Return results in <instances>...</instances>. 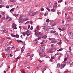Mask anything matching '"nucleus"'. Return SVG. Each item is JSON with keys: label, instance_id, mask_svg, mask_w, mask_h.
Masks as SVG:
<instances>
[{"label": "nucleus", "instance_id": "4c0bfd02", "mask_svg": "<svg viewBox=\"0 0 73 73\" xmlns=\"http://www.w3.org/2000/svg\"><path fill=\"white\" fill-rule=\"evenodd\" d=\"M46 9H47L48 11H50V9L48 8H46Z\"/></svg>", "mask_w": 73, "mask_h": 73}, {"label": "nucleus", "instance_id": "dca6fc26", "mask_svg": "<svg viewBox=\"0 0 73 73\" xmlns=\"http://www.w3.org/2000/svg\"><path fill=\"white\" fill-rule=\"evenodd\" d=\"M29 63H30V62H27L25 63H24V64H25V65H29Z\"/></svg>", "mask_w": 73, "mask_h": 73}, {"label": "nucleus", "instance_id": "4be33fe9", "mask_svg": "<svg viewBox=\"0 0 73 73\" xmlns=\"http://www.w3.org/2000/svg\"><path fill=\"white\" fill-rule=\"evenodd\" d=\"M17 27V25L15 24L14 25H13L12 28H15V27Z\"/></svg>", "mask_w": 73, "mask_h": 73}, {"label": "nucleus", "instance_id": "5fc2aeb1", "mask_svg": "<svg viewBox=\"0 0 73 73\" xmlns=\"http://www.w3.org/2000/svg\"><path fill=\"white\" fill-rule=\"evenodd\" d=\"M31 30H32L33 29V26H31L30 28Z\"/></svg>", "mask_w": 73, "mask_h": 73}, {"label": "nucleus", "instance_id": "e433bc0d", "mask_svg": "<svg viewBox=\"0 0 73 73\" xmlns=\"http://www.w3.org/2000/svg\"><path fill=\"white\" fill-rule=\"evenodd\" d=\"M51 11L52 12H54V11H55V10L54 9H51Z\"/></svg>", "mask_w": 73, "mask_h": 73}, {"label": "nucleus", "instance_id": "1a4fd4ad", "mask_svg": "<svg viewBox=\"0 0 73 73\" xmlns=\"http://www.w3.org/2000/svg\"><path fill=\"white\" fill-rule=\"evenodd\" d=\"M56 42L57 41H56V39L54 38H52V41H51V42L52 43V42Z\"/></svg>", "mask_w": 73, "mask_h": 73}, {"label": "nucleus", "instance_id": "6e6552de", "mask_svg": "<svg viewBox=\"0 0 73 73\" xmlns=\"http://www.w3.org/2000/svg\"><path fill=\"white\" fill-rule=\"evenodd\" d=\"M38 36H42L43 35H44V34L43 33H42L41 32H39L38 33Z\"/></svg>", "mask_w": 73, "mask_h": 73}, {"label": "nucleus", "instance_id": "052dcab7", "mask_svg": "<svg viewBox=\"0 0 73 73\" xmlns=\"http://www.w3.org/2000/svg\"><path fill=\"white\" fill-rule=\"evenodd\" d=\"M33 57V55H32L30 57V58H32V57Z\"/></svg>", "mask_w": 73, "mask_h": 73}, {"label": "nucleus", "instance_id": "c756f323", "mask_svg": "<svg viewBox=\"0 0 73 73\" xmlns=\"http://www.w3.org/2000/svg\"><path fill=\"white\" fill-rule=\"evenodd\" d=\"M4 6V5H0V8H2V7H3Z\"/></svg>", "mask_w": 73, "mask_h": 73}, {"label": "nucleus", "instance_id": "c85d7f7f", "mask_svg": "<svg viewBox=\"0 0 73 73\" xmlns=\"http://www.w3.org/2000/svg\"><path fill=\"white\" fill-rule=\"evenodd\" d=\"M47 36L46 35H44L42 37L43 38H46Z\"/></svg>", "mask_w": 73, "mask_h": 73}, {"label": "nucleus", "instance_id": "473e14b6", "mask_svg": "<svg viewBox=\"0 0 73 73\" xmlns=\"http://www.w3.org/2000/svg\"><path fill=\"white\" fill-rule=\"evenodd\" d=\"M24 16V15H22L20 16L19 18H21L22 19V18H23Z\"/></svg>", "mask_w": 73, "mask_h": 73}, {"label": "nucleus", "instance_id": "7c9ffc66", "mask_svg": "<svg viewBox=\"0 0 73 73\" xmlns=\"http://www.w3.org/2000/svg\"><path fill=\"white\" fill-rule=\"evenodd\" d=\"M22 34L24 36H25V35H26V33L25 32H23L22 33Z\"/></svg>", "mask_w": 73, "mask_h": 73}, {"label": "nucleus", "instance_id": "338daca9", "mask_svg": "<svg viewBox=\"0 0 73 73\" xmlns=\"http://www.w3.org/2000/svg\"><path fill=\"white\" fill-rule=\"evenodd\" d=\"M30 15H31V13H30L29 14H28V16H30Z\"/></svg>", "mask_w": 73, "mask_h": 73}, {"label": "nucleus", "instance_id": "a18cd8bd", "mask_svg": "<svg viewBox=\"0 0 73 73\" xmlns=\"http://www.w3.org/2000/svg\"><path fill=\"white\" fill-rule=\"evenodd\" d=\"M6 8H7V9L9 8V6H6Z\"/></svg>", "mask_w": 73, "mask_h": 73}, {"label": "nucleus", "instance_id": "69168bd1", "mask_svg": "<svg viewBox=\"0 0 73 73\" xmlns=\"http://www.w3.org/2000/svg\"><path fill=\"white\" fill-rule=\"evenodd\" d=\"M37 29L38 30H39V27L38 26L37 27Z\"/></svg>", "mask_w": 73, "mask_h": 73}, {"label": "nucleus", "instance_id": "6ab92c4d", "mask_svg": "<svg viewBox=\"0 0 73 73\" xmlns=\"http://www.w3.org/2000/svg\"><path fill=\"white\" fill-rule=\"evenodd\" d=\"M52 52L53 53L54 52H55V50H56V49H55L54 48L52 49Z\"/></svg>", "mask_w": 73, "mask_h": 73}, {"label": "nucleus", "instance_id": "864d4df0", "mask_svg": "<svg viewBox=\"0 0 73 73\" xmlns=\"http://www.w3.org/2000/svg\"><path fill=\"white\" fill-rule=\"evenodd\" d=\"M66 60H67V58H66L64 59V61H66Z\"/></svg>", "mask_w": 73, "mask_h": 73}, {"label": "nucleus", "instance_id": "a878e982", "mask_svg": "<svg viewBox=\"0 0 73 73\" xmlns=\"http://www.w3.org/2000/svg\"><path fill=\"white\" fill-rule=\"evenodd\" d=\"M14 10H15V8H13L10 10V12H13Z\"/></svg>", "mask_w": 73, "mask_h": 73}, {"label": "nucleus", "instance_id": "a19ab883", "mask_svg": "<svg viewBox=\"0 0 73 73\" xmlns=\"http://www.w3.org/2000/svg\"><path fill=\"white\" fill-rule=\"evenodd\" d=\"M12 20V18H10L8 20V21H11Z\"/></svg>", "mask_w": 73, "mask_h": 73}, {"label": "nucleus", "instance_id": "9d476101", "mask_svg": "<svg viewBox=\"0 0 73 73\" xmlns=\"http://www.w3.org/2000/svg\"><path fill=\"white\" fill-rule=\"evenodd\" d=\"M46 40H43L42 41V43H41V44L42 45L44 44H45V43H46Z\"/></svg>", "mask_w": 73, "mask_h": 73}, {"label": "nucleus", "instance_id": "20e7f679", "mask_svg": "<svg viewBox=\"0 0 73 73\" xmlns=\"http://www.w3.org/2000/svg\"><path fill=\"white\" fill-rule=\"evenodd\" d=\"M39 55L40 56H46V55L45 54V52L44 51H42V53H40Z\"/></svg>", "mask_w": 73, "mask_h": 73}, {"label": "nucleus", "instance_id": "f704fd0d", "mask_svg": "<svg viewBox=\"0 0 73 73\" xmlns=\"http://www.w3.org/2000/svg\"><path fill=\"white\" fill-rule=\"evenodd\" d=\"M60 66V64H57V68H59Z\"/></svg>", "mask_w": 73, "mask_h": 73}, {"label": "nucleus", "instance_id": "ddd939ff", "mask_svg": "<svg viewBox=\"0 0 73 73\" xmlns=\"http://www.w3.org/2000/svg\"><path fill=\"white\" fill-rule=\"evenodd\" d=\"M14 37H16V38H19V35L16 34L14 35Z\"/></svg>", "mask_w": 73, "mask_h": 73}, {"label": "nucleus", "instance_id": "aec40b11", "mask_svg": "<svg viewBox=\"0 0 73 73\" xmlns=\"http://www.w3.org/2000/svg\"><path fill=\"white\" fill-rule=\"evenodd\" d=\"M35 32V34H37V33L38 34V32H39L38 31H37V30H35L34 31Z\"/></svg>", "mask_w": 73, "mask_h": 73}, {"label": "nucleus", "instance_id": "412c9836", "mask_svg": "<svg viewBox=\"0 0 73 73\" xmlns=\"http://www.w3.org/2000/svg\"><path fill=\"white\" fill-rule=\"evenodd\" d=\"M50 32L51 33H53L56 32V31H54L53 30L51 31Z\"/></svg>", "mask_w": 73, "mask_h": 73}, {"label": "nucleus", "instance_id": "774afa93", "mask_svg": "<svg viewBox=\"0 0 73 73\" xmlns=\"http://www.w3.org/2000/svg\"><path fill=\"white\" fill-rule=\"evenodd\" d=\"M19 58H20V57H17V60L18 59H19Z\"/></svg>", "mask_w": 73, "mask_h": 73}, {"label": "nucleus", "instance_id": "603ef678", "mask_svg": "<svg viewBox=\"0 0 73 73\" xmlns=\"http://www.w3.org/2000/svg\"><path fill=\"white\" fill-rule=\"evenodd\" d=\"M2 32H5L6 31V30H2Z\"/></svg>", "mask_w": 73, "mask_h": 73}, {"label": "nucleus", "instance_id": "49530a36", "mask_svg": "<svg viewBox=\"0 0 73 73\" xmlns=\"http://www.w3.org/2000/svg\"><path fill=\"white\" fill-rule=\"evenodd\" d=\"M27 54L28 55V56H31V54L29 53H27Z\"/></svg>", "mask_w": 73, "mask_h": 73}, {"label": "nucleus", "instance_id": "6e6d98bb", "mask_svg": "<svg viewBox=\"0 0 73 73\" xmlns=\"http://www.w3.org/2000/svg\"><path fill=\"white\" fill-rule=\"evenodd\" d=\"M58 33H56L55 34V36H57V35H58Z\"/></svg>", "mask_w": 73, "mask_h": 73}, {"label": "nucleus", "instance_id": "2f4dec72", "mask_svg": "<svg viewBox=\"0 0 73 73\" xmlns=\"http://www.w3.org/2000/svg\"><path fill=\"white\" fill-rule=\"evenodd\" d=\"M66 28L65 27H63L62 28V31H64L65 30V29H66Z\"/></svg>", "mask_w": 73, "mask_h": 73}, {"label": "nucleus", "instance_id": "0e129e2a", "mask_svg": "<svg viewBox=\"0 0 73 73\" xmlns=\"http://www.w3.org/2000/svg\"><path fill=\"white\" fill-rule=\"evenodd\" d=\"M10 1L11 2H12L13 3L14 2V0H11Z\"/></svg>", "mask_w": 73, "mask_h": 73}, {"label": "nucleus", "instance_id": "423d86ee", "mask_svg": "<svg viewBox=\"0 0 73 73\" xmlns=\"http://www.w3.org/2000/svg\"><path fill=\"white\" fill-rule=\"evenodd\" d=\"M53 7L54 8H56L57 7V3H54V5H53Z\"/></svg>", "mask_w": 73, "mask_h": 73}, {"label": "nucleus", "instance_id": "c03bdc74", "mask_svg": "<svg viewBox=\"0 0 73 73\" xmlns=\"http://www.w3.org/2000/svg\"><path fill=\"white\" fill-rule=\"evenodd\" d=\"M6 20H8V19H9V17L8 16H6Z\"/></svg>", "mask_w": 73, "mask_h": 73}, {"label": "nucleus", "instance_id": "72a5a7b5", "mask_svg": "<svg viewBox=\"0 0 73 73\" xmlns=\"http://www.w3.org/2000/svg\"><path fill=\"white\" fill-rule=\"evenodd\" d=\"M56 23L55 22H54L52 24V26H54L56 25Z\"/></svg>", "mask_w": 73, "mask_h": 73}, {"label": "nucleus", "instance_id": "cd10ccee", "mask_svg": "<svg viewBox=\"0 0 73 73\" xmlns=\"http://www.w3.org/2000/svg\"><path fill=\"white\" fill-rule=\"evenodd\" d=\"M4 19H5V18L4 17L2 18L1 21H0V22H1V21H2Z\"/></svg>", "mask_w": 73, "mask_h": 73}, {"label": "nucleus", "instance_id": "4d7b16f0", "mask_svg": "<svg viewBox=\"0 0 73 73\" xmlns=\"http://www.w3.org/2000/svg\"><path fill=\"white\" fill-rule=\"evenodd\" d=\"M52 39H53V38H49V40H52Z\"/></svg>", "mask_w": 73, "mask_h": 73}, {"label": "nucleus", "instance_id": "f03ea898", "mask_svg": "<svg viewBox=\"0 0 73 73\" xmlns=\"http://www.w3.org/2000/svg\"><path fill=\"white\" fill-rule=\"evenodd\" d=\"M69 48V50H70L69 52L68 51L66 52V53L67 55H71V52H72V50H71V47H70Z\"/></svg>", "mask_w": 73, "mask_h": 73}, {"label": "nucleus", "instance_id": "7ed1b4c3", "mask_svg": "<svg viewBox=\"0 0 73 73\" xmlns=\"http://www.w3.org/2000/svg\"><path fill=\"white\" fill-rule=\"evenodd\" d=\"M19 23H22L24 21V19L21 18H19Z\"/></svg>", "mask_w": 73, "mask_h": 73}, {"label": "nucleus", "instance_id": "09e8293b", "mask_svg": "<svg viewBox=\"0 0 73 73\" xmlns=\"http://www.w3.org/2000/svg\"><path fill=\"white\" fill-rule=\"evenodd\" d=\"M38 66L39 68V67H41V64H39L38 65Z\"/></svg>", "mask_w": 73, "mask_h": 73}, {"label": "nucleus", "instance_id": "39448f33", "mask_svg": "<svg viewBox=\"0 0 73 73\" xmlns=\"http://www.w3.org/2000/svg\"><path fill=\"white\" fill-rule=\"evenodd\" d=\"M37 12H35L32 13L31 15V17L32 16H35V15H37Z\"/></svg>", "mask_w": 73, "mask_h": 73}, {"label": "nucleus", "instance_id": "bb28decb", "mask_svg": "<svg viewBox=\"0 0 73 73\" xmlns=\"http://www.w3.org/2000/svg\"><path fill=\"white\" fill-rule=\"evenodd\" d=\"M51 58L52 59H55V57L54 56H51Z\"/></svg>", "mask_w": 73, "mask_h": 73}, {"label": "nucleus", "instance_id": "8fccbe9b", "mask_svg": "<svg viewBox=\"0 0 73 73\" xmlns=\"http://www.w3.org/2000/svg\"><path fill=\"white\" fill-rule=\"evenodd\" d=\"M6 38L7 39H11V37H7Z\"/></svg>", "mask_w": 73, "mask_h": 73}, {"label": "nucleus", "instance_id": "58836bf2", "mask_svg": "<svg viewBox=\"0 0 73 73\" xmlns=\"http://www.w3.org/2000/svg\"><path fill=\"white\" fill-rule=\"evenodd\" d=\"M61 50H62V48H60L59 50H58L57 51H61Z\"/></svg>", "mask_w": 73, "mask_h": 73}, {"label": "nucleus", "instance_id": "e2e57ef3", "mask_svg": "<svg viewBox=\"0 0 73 73\" xmlns=\"http://www.w3.org/2000/svg\"><path fill=\"white\" fill-rule=\"evenodd\" d=\"M40 38H41V37H39L38 38V40H39V39H40Z\"/></svg>", "mask_w": 73, "mask_h": 73}, {"label": "nucleus", "instance_id": "f8f14e48", "mask_svg": "<svg viewBox=\"0 0 73 73\" xmlns=\"http://www.w3.org/2000/svg\"><path fill=\"white\" fill-rule=\"evenodd\" d=\"M68 35L70 37H72L73 36V33L71 32H69L68 33Z\"/></svg>", "mask_w": 73, "mask_h": 73}, {"label": "nucleus", "instance_id": "3c124183", "mask_svg": "<svg viewBox=\"0 0 73 73\" xmlns=\"http://www.w3.org/2000/svg\"><path fill=\"white\" fill-rule=\"evenodd\" d=\"M44 8L42 7L41 8V11H44Z\"/></svg>", "mask_w": 73, "mask_h": 73}, {"label": "nucleus", "instance_id": "f3484780", "mask_svg": "<svg viewBox=\"0 0 73 73\" xmlns=\"http://www.w3.org/2000/svg\"><path fill=\"white\" fill-rule=\"evenodd\" d=\"M47 53H52V49H50L47 51Z\"/></svg>", "mask_w": 73, "mask_h": 73}, {"label": "nucleus", "instance_id": "680f3d73", "mask_svg": "<svg viewBox=\"0 0 73 73\" xmlns=\"http://www.w3.org/2000/svg\"><path fill=\"white\" fill-rule=\"evenodd\" d=\"M2 15H5V13L4 12H2Z\"/></svg>", "mask_w": 73, "mask_h": 73}, {"label": "nucleus", "instance_id": "0eeeda50", "mask_svg": "<svg viewBox=\"0 0 73 73\" xmlns=\"http://www.w3.org/2000/svg\"><path fill=\"white\" fill-rule=\"evenodd\" d=\"M66 65V64H61L60 66V69H62L64 68V67Z\"/></svg>", "mask_w": 73, "mask_h": 73}, {"label": "nucleus", "instance_id": "5701e85b", "mask_svg": "<svg viewBox=\"0 0 73 73\" xmlns=\"http://www.w3.org/2000/svg\"><path fill=\"white\" fill-rule=\"evenodd\" d=\"M62 43V42H61V40H60V41L59 42L57 43L58 44V45H61V43Z\"/></svg>", "mask_w": 73, "mask_h": 73}, {"label": "nucleus", "instance_id": "2eb2a0df", "mask_svg": "<svg viewBox=\"0 0 73 73\" xmlns=\"http://www.w3.org/2000/svg\"><path fill=\"white\" fill-rule=\"evenodd\" d=\"M50 27L49 26L47 27L46 28V31H48V30L50 29Z\"/></svg>", "mask_w": 73, "mask_h": 73}, {"label": "nucleus", "instance_id": "c9c22d12", "mask_svg": "<svg viewBox=\"0 0 73 73\" xmlns=\"http://www.w3.org/2000/svg\"><path fill=\"white\" fill-rule=\"evenodd\" d=\"M13 16H19V14L17 15H16V14H13Z\"/></svg>", "mask_w": 73, "mask_h": 73}, {"label": "nucleus", "instance_id": "b1692460", "mask_svg": "<svg viewBox=\"0 0 73 73\" xmlns=\"http://www.w3.org/2000/svg\"><path fill=\"white\" fill-rule=\"evenodd\" d=\"M57 55L60 56V55H62V54H61V53L58 52L57 53Z\"/></svg>", "mask_w": 73, "mask_h": 73}, {"label": "nucleus", "instance_id": "bf43d9fd", "mask_svg": "<svg viewBox=\"0 0 73 73\" xmlns=\"http://www.w3.org/2000/svg\"><path fill=\"white\" fill-rule=\"evenodd\" d=\"M66 41H67L68 43H69L70 42L69 41V40L67 39H66Z\"/></svg>", "mask_w": 73, "mask_h": 73}, {"label": "nucleus", "instance_id": "f257e3e1", "mask_svg": "<svg viewBox=\"0 0 73 73\" xmlns=\"http://www.w3.org/2000/svg\"><path fill=\"white\" fill-rule=\"evenodd\" d=\"M45 45H43L41 47L39 48L38 50L40 52L41 51H42V50H45Z\"/></svg>", "mask_w": 73, "mask_h": 73}, {"label": "nucleus", "instance_id": "37998d69", "mask_svg": "<svg viewBox=\"0 0 73 73\" xmlns=\"http://www.w3.org/2000/svg\"><path fill=\"white\" fill-rule=\"evenodd\" d=\"M46 22H47V23H49V19H47L46 20Z\"/></svg>", "mask_w": 73, "mask_h": 73}, {"label": "nucleus", "instance_id": "13d9d810", "mask_svg": "<svg viewBox=\"0 0 73 73\" xmlns=\"http://www.w3.org/2000/svg\"><path fill=\"white\" fill-rule=\"evenodd\" d=\"M22 43H23V44H24V45H25V41L22 42Z\"/></svg>", "mask_w": 73, "mask_h": 73}, {"label": "nucleus", "instance_id": "4468645a", "mask_svg": "<svg viewBox=\"0 0 73 73\" xmlns=\"http://www.w3.org/2000/svg\"><path fill=\"white\" fill-rule=\"evenodd\" d=\"M25 49V47H23L21 48V52H23Z\"/></svg>", "mask_w": 73, "mask_h": 73}, {"label": "nucleus", "instance_id": "de8ad7c7", "mask_svg": "<svg viewBox=\"0 0 73 73\" xmlns=\"http://www.w3.org/2000/svg\"><path fill=\"white\" fill-rule=\"evenodd\" d=\"M11 36H12V37H15V36H14L15 35H14L12 34H11Z\"/></svg>", "mask_w": 73, "mask_h": 73}, {"label": "nucleus", "instance_id": "ea45409f", "mask_svg": "<svg viewBox=\"0 0 73 73\" xmlns=\"http://www.w3.org/2000/svg\"><path fill=\"white\" fill-rule=\"evenodd\" d=\"M62 0H59V1H58V3H61L62 2Z\"/></svg>", "mask_w": 73, "mask_h": 73}, {"label": "nucleus", "instance_id": "9b49d317", "mask_svg": "<svg viewBox=\"0 0 73 73\" xmlns=\"http://www.w3.org/2000/svg\"><path fill=\"white\" fill-rule=\"evenodd\" d=\"M29 30H28L27 31H26V34H27V36H30V33H29Z\"/></svg>", "mask_w": 73, "mask_h": 73}, {"label": "nucleus", "instance_id": "a211bd4d", "mask_svg": "<svg viewBox=\"0 0 73 73\" xmlns=\"http://www.w3.org/2000/svg\"><path fill=\"white\" fill-rule=\"evenodd\" d=\"M11 48V47L10 46L8 47L7 48V49L8 50V52H10V48Z\"/></svg>", "mask_w": 73, "mask_h": 73}, {"label": "nucleus", "instance_id": "79ce46f5", "mask_svg": "<svg viewBox=\"0 0 73 73\" xmlns=\"http://www.w3.org/2000/svg\"><path fill=\"white\" fill-rule=\"evenodd\" d=\"M48 13H46L44 14V16H47V15H48Z\"/></svg>", "mask_w": 73, "mask_h": 73}, {"label": "nucleus", "instance_id": "393cba45", "mask_svg": "<svg viewBox=\"0 0 73 73\" xmlns=\"http://www.w3.org/2000/svg\"><path fill=\"white\" fill-rule=\"evenodd\" d=\"M71 57V55H67V58H68V59L70 58Z\"/></svg>", "mask_w": 73, "mask_h": 73}]
</instances>
